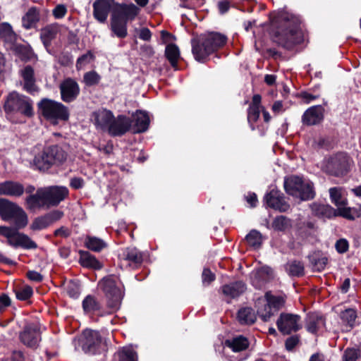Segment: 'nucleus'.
Masks as SVG:
<instances>
[{"label":"nucleus","instance_id":"f257e3e1","mask_svg":"<svg viewBox=\"0 0 361 361\" xmlns=\"http://www.w3.org/2000/svg\"><path fill=\"white\" fill-rule=\"evenodd\" d=\"M274 41L286 49H292L303 41L300 18L288 12L280 13L271 24Z\"/></svg>","mask_w":361,"mask_h":361},{"label":"nucleus","instance_id":"f03ea898","mask_svg":"<svg viewBox=\"0 0 361 361\" xmlns=\"http://www.w3.org/2000/svg\"><path fill=\"white\" fill-rule=\"evenodd\" d=\"M69 191L65 186H49L39 188L35 194L27 197L25 203L27 209L35 210L49 209L58 206L68 195Z\"/></svg>","mask_w":361,"mask_h":361},{"label":"nucleus","instance_id":"7ed1b4c3","mask_svg":"<svg viewBox=\"0 0 361 361\" xmlns=\"http://www.w3.org/2000/svg\"><path fill=\"white\" fill-rule=\"evenodd\" d=\"M226 42V36L219 32H212L202 35L192 44V54L195 60L204 63L209 55L223 47Z\"/></svg>","mask_w":361,"mask_h":361},{"label":"nucleus","instance_id":"20e7f679","mask_svg":"<svg viewBox=\"0 0 361 361\" xmlns=\"http://www.w3.org/2000/svg\"><path fill=\"white\" fill-rule=\"evenodd\" d=\"M283 185L287 194L300 200H310L315 196L313 183L302 177L298 176L286 177Z\"/></svg>","mask_w":361,"mask_h":361},{"label":"nucleus","instance_id":"39448f33","mask_svg":"<svg viewBox=\"0 0 361 361\" xmlns=\"http://www.w3.org/2000/svg\"><path fill=\"white\" fill-rule=\"evenodd\" d=\"M6 114H20L30 118L34 115L33 102L27 97L12 92L8 94L4 105Z\"/></svg>","mask_w":361,"mask_h":361},{"label":"nucleus","instance_id":"423d86ee","mask_svg":"<svg viewBox=\"0 0 361 361\" xmlns=\"http://www.w3.org/2000/svg\"><path fill=\"white\" fill-rule=\"evenodd\" d=\"M285 303L281 296H276L267 292L264 298H259L255 302L257 313L264 322H269L271 318L281 309Z\"/></svg>","mask_w":361,"mask_h":361},{"label":"nucleus","instance_id":"0eeeda50","mask_svg":"<svg viewBox=\"0 0 361 361\" xmlns=\"http://www.w3.org/2000/svg\"><path fill=\"white\" fill-rule=\"evenodd\" d=\"M353 159L345 152H338L325 159L324 171L336 177L343 176L350 170Z\"/></svg>","mask_w":361,"mask_h":361},{"label":"nucleus","instance_id":"6e6552de","mask_svg":"<svg viewBox=\"0 0 361 361\" xmlns=\"http://www.w3.org/2000/svg\"><path fill=\"white\" fill-rule=\"evenodd\" d=\"M0 216L4 221L15 223V226H26L28 222L23 209L5 198H0Z\"/></svg>","mask_w":361,"mask_h":361},{"label":"nucleus","instance_id":"1a4fd4ad","mask_svg":"<svg viewBox=\"0 0 361 361\" xmlns=\"http://www.w3.org/2000/svg\"><path fill=\"white\" fill-rule=\"evenodd\" d=\"M38 106L42 116L53 123H57L59 121H67L69 118L68 109L61 102L43 99Z\"/></svg>","mask_w":361,"mask_h":361},{"label":"nucleus","instance_id":"9d476101","mask_svg":"<svg viewBox=\"0 0 361 361\" xmlns=\"http://www.w3.org/2000/svg\"><path fill=\"white\" fill-rule=\"evenodd\" d=\"M0 235L7 239V243L13 247L26 250L36 249L37 245L30 238L18 231L17 227H0Z\"/></svg>","mask_w":361,"mask_h":361},{"label":"nucleus","instance_id":"9b49d317","mask_svg":"<svg viewBox=\"0 0 361 361\" xmlns=\"http://www.w3.org/2000/svg\"><path fill=\"white\" fill-rule=\"evenodd\" d=\"M99 286L107 298L108 307L112 309H118L123 298V293L117 286L114 276H109L103 278L99 282Z\"/></svg>","mask_w":361,"mask_h":361},{"label":"nucleus","instance_id":"f8f14e48","mask_svg":"<svg viewBox=\"0 0 361 361\" xmlns=\"http://www.w3.org/2000/svg\"><path fill=\"white\" fill-rule=\"evenodd\" d=\"M276 326L283 335L297 332L302 326L300 316L291 313H281L276 320Z\"/></svg>","mask_w":361,"mask_h":361},{"label":"nucleus","instance_id":"ddd939ff","mask_svg":"<svg viewBox=\"0 0 361 361\" xmlns=\"http://www.w3.org/2000/svg\"><path fill=\"white\" fill-rule=\"evenodd\" d=\"M19 339L27 347L36 348L42 339L39 324L27 322L22 331L20 332Z\"/></svg>","mask_w":361,"mask_h":361},{"label":"nucleus","instance_id":"4468645a","mask_svg":"<svg viewBox=\"0 0 361 361\" xmlns=\"http://www.w3.org/2000/svg\"><path fill=\"white\" fill-rule=\"evenodd\" d=\"M102 336L97 331L86 329L82 332L80 338L82 350L88 354H95L102 344Z\"/></svg>","mask_w":361,"mask_h":361},{"label":"nucleus","instance_id":"2eb2a0df","mask_svg":"<svg viewBox=\"0 0 361 361\" xmlns=\"http://www.w3.org/2000/svg\"><path fill=\"white\" fill-rule=\"evenodd\" d=\"M267 207L284 212L290 209V204L284 194L277 189H272L266 193L264 197Z\"/></svg>","mask_w":361,"mask_h":361},{"label":"nucleus","instance_id":"dca6fc26","mask_svg":"<svg viewBox=\"0 0 361 361\" xmlns=\"http://www.w3.org/2000/svg\"><path fill=\"white\" fill-rule=\"evenodd\" d=\"M61 98L66 103L75 101L80 94L78 83L71 78L64 79L59 85Z\"/></svg>","mask_w":361,"mask_h":361},{"label":"nucleus","instance_id":"f3484780","mask_svg":"<svg viewBox=\"0 0 361 361\" xmlns=\"http://www.w3.org/2000/svg\"><path fill=\"white\" fill-rule=\"evenodd\" d=\"M131 126L132 120L129 117L125 115L114 116L107 132L114 137L121 136L129 131Z\"/></svg>","mask_w":361,"mask_h":361},{"label":"nucleus","instance_id":"a211bd4d","mask_svg":"<svg viewBox=\"0 0 361 361\" xmlns=\"http://www.w3.org/2000/svg\"><path fill=\"white\" fill-rule=\"evenodd\" d=\"M116 7L113 10L112 16H117L123 20H133L140 13V8L133 3L115 4Z\"/></svg>","mask_w":361,"mask_h":361},{"label":"nucleus","instance_id":"6ab92c4d","mask_svg":"<svg viewBox=\"0 0 361 361\" xmlns=\"http://www.w3.org/2000/svg\"><path fill=\"white\" fill-rule=\"evenodd\" d=\"M115 4L114 0H96L92 5L93 16L95 20L100 23H106Z\"/></svg>","mask_w":361,"mask_h":361},{"label":"nucleus","instance_id":"aec40b11","mask_svg":"<svg viewBox=\"0 0 361 361\" xmlns=\"http://www.w3.org/2000/svg\"><path fill=\"white\" fill-rule=\"evenodd\" d=\"M324 108L322 105H315L308 108L302 116V122L306 126L319 124L324 118Z\"/></svg>","mask_w":361,"mask_h":361},{"label":"nucleus","instance_id":"412c9836","mask_svg":"<svg viewBox=\"0 0 361 361\" xmlns=\"http://www.w3.org/2000/svg\"><path fill=\"white\" fill-rule=\"evenodd\" d=\"M326 319L318 312H309L305 319L306 330L312 334H317L325 327Z\"/></svg>","mask_w":361,"mask_h":361},{"label":"nucleus","instance_id":"4be33fe9","mask_svg":"<svg viewBox=\"0 0 361 361\" xmlns=\"http://www.w3.org/2000/svg\"><path fill=\"white\" fill-rule=\"evenodd\" d=\"M246 290V285L242 281L225 284L221 286V292L228 302L232 299H235L242 295Z\"/></svg>","mask_w":361,"mask_h":361},{"label":"nucleus","instance_id":"5701e85b","mask_svg":"<svg viewBox=\"0 0 361 361\" xmlns=\"http://www.w3.org/2000/svg\"><path fill=\"white\" fill-rule=\"evenodd\" d=\"M114 116L112 111L106 109H99L92 114L94 123L97 128L105 131H108Z\"/></svg>","mask_w":361,"mask_h":361},{"label":"nucleus","instance_id":"b1692460","mask_svg":"<svg viewBox=\"0 0 361 361\" xmlns=\"http://www.w3.org/2000/svg\"><path fill=\"white\" fill-rule=\"evenodd\" d=\"M23 184L17 181L6 180L0 183V195L19 197L24 193Z\"/></svg>","mask_w":361,"mask_h":361},{"label":"nucleus","instance_id":"393cba45","mask_svg":"<svg viewBox=\"0 0 361 361\" xmlns=\"http://www.w3.org/2000/svg\"><path fill=\"white\" fill-rule=\"evenodd\" d=\"M262 97L259 94H255L247 110V121L252 130H255L254 123L258 120L260 111L262 109L261 106Z\"/></svg>","mask_w":361,"mask_h":361},{"label":"nucleus","instance_id":"a878e982","mask_svg":"<svg viewBox=\"0 0 361 361\" xmlns=\"http://www.w3.org/2000/svg\"><path fill=\"white\" fill-rule=\"evenodd\" d=\"M132 123H134V133H143L148 129L149 118L147 113L137 111L133 116Z\"/></svg>","mask_w":361,"mask_h":361},{"label":"nucleus","instance_id":"bb28decb","mask_svg":"<svg viewBox=\"0 0 361 361\" xmlns=\"http://www.w3.org/2000/svg\"><path fill=\"white\" fill-rule=\"evenodd\" d=\"M63 216V213L59 210L51 211L45 215L37 218L32 226H49L56 224Z\"/></svg>","mask_w":361,"mask_h":361},{"label":"nucleus","instance_id":"cd10ccee","mask_svg":"<svg viewBox=\"0 0 361 361\" xmlns=\"http://www.w3.org/2000/svg\"><path fill=\"white\" fill-rule=\"evenodd\" d=\"M21 76L24 81V89L28 92H33L36 90L34 69L30 66H26L21 71Z\"/></svg>","mask_w":361,"mask_h":361},{"label":"nucleus","instance_id":"c85d7f7f","mask_svg":"<svg viewBox=\"0 0 361 361\" xmlns=\"http://www.w3.org/2000/svg\"><path fill=\"white\" fill-rule=\"evenodd\" d=\"M122 258L130 264H140L143 261L142 253L136 247H127L123 250Z\"/></svg>","mask_w":361,"mask_h":361},{"label":"nucleus","instance_id":"c756f323","mask_svg":"<svg viewBox=\"0 0 361 361\" xmlns=\"http://www.w3.org/2000/svg\"><path fill=\"white\" fill-rule=\"evenodd\" d=\"M127 23L117 16H111V30L119 38H125L128 35Z\"/></svg>","mask_w":361,"mask_h":361},{"label":"nucleus","instance_id":"7c9ffc66","mask_svg":"<svg viewBox=\"0 0 361 361\" xmlns=\"http://www.w3.org/2000/svg\"><path fill=\"white\" fill-rule=\"evenodd\" d=\"M312 211L315 216L323 219H331L337 216V209L329 205L313 204Z\"/></svg>","mask_w":361,"mask_h":361},{"label":"nucleus","instance_id":"2f4dec72","mask_svg":"<svg viewBox=\"0 0 361 361\" xmlns=\"http://www.w3.org/2000/svg\"><path fill=\"white\" fill-rule=\"evenodd\" d=\"M80 264L84 267L100 269L102 267L101 262L87 251H80Z\"/></svg>","mask_w":361,"mask_h":361},{"label":"nucleus","instance_id":"473e14b6","mask_svg":"<svg viewBox=\"0 0 361 361\" xmlns=\"http://www.w3.org/2000/svg\"><path fill=\"white\" fill-rule=\"evenodd\" d=\"M39 20V12L36 7H31L22 18L23 26L25 29L34 27Z\"/></svg>","mask_w":361,"mask_h":361},{"label":"nucleus","instance_id":"72a5a7b5","mask_svg":"<svg viewBox=\"0 0 361 361\" xmlns=\"http://www.w3.org/2000/svg\"><path fill=\"white\" fill-rule=\"evenodd\" d=\"M48 150L44 148L42 153L36 155L33 160L34 165L40 171H46L51 166V159Z\"/></svg>","mask_w":361,"mask_h":361},{"label":"nucleus","instance_id":"f704fd0d","mask_svg":"<svg viewBox=\"0 0 361 361\" xmlns=\"http://www.w3.org/2000/svg\"><path fill=\"white\" fill-rule=\"evenodd\" d=\"M50 158L53 159L51 164H60L66 161L67 153L59 145H52L47 147Z\"/></svg>","mask_w":361,"mask_h":361},{"label":"nucleus","instance_id":"c9c22d12","mask_svg":"<svg viewBox=\"0 0 361 361\" xmlns=\"http://www.w3.org/2000/svg\"><path fill=\"white\" fill-rule=\"evenodd\" d=\"M329 195L331 202L338 207H343L348 204V200L341 188H331L329 189Z\"/></svg>","mask_w":361,"mask_h":361},{"label":"nucleus","instance_id":"e433bc0d","mask_svg":"<svg viewBox=\"0 0 361 361\" xmlns=\"http://www.w3.org/2000/svg\"><path fill=\"white\" fill-rule=\"evenodd\" d=\"M225 345L231 348L234 352H240L248 348L249 341L245 336H238L232 340H226Z\"/></svg>","mask_w":361,"mask_h":361},{"label":"nucleus","instance_id":"4c0bfd02","mask_svg":"<svg viewBox=\"0 0 361 361\" xmlns=\"http://www.w3.org/2000/svg\"><path fill=\"white\" fill-rule=\"evenodd\" d=\"M237 318L241 324H252L255 322L257 317L250 307H243L238 310Z\"/></svg>","mask_w":361,"mask_h":361},{"label":"nucleus","instance_id":"58836bf2","mask_svg":"<svg viewBox=\"0 0 361 361\" xmlns=\"http://www.w3.org/2000/svg\"><path fill=\"white\" fill-rule=\"evenodd\" d=\"M312 269L317 271L324 269L328 262L326 257L322 256L319 252H314L308 256Z\"/></svg>","mask_w":361,"mask_h":361},{"label":"nucleus","instance_id":"ea45409f","mask_svg":"<svg viewBox=\"0 0 361 361\" xmlns=\"http://www.w3.org/2000/svg\"><path fill=\"white\" fill-rule=\"evenodd\" d=\"M82 309L86 314L92 313L101 309V304L96 297L88 295L82 300Z\"/></svg>","mask_w":361,"mask_h":361},{"label":"nucleus","instance_id":"a19ab883","mask_svg":"<svg viewBox=\"0 0 361 361\" xmlns=\"http://www.w3.org/2000/svg\"><path fill=\"white\" fill-rule=\"evenodd\" d=\"M337 216H341L349 220L361 217V206L358 208L343 207L337 209Z\"/></svg>","mask_w":361,"mask_h":361},{"label":"nucleus","instance_id":"79ce46f5","mask_svg":"<svg viewBox=\"0 0 361 361\" xmlns=\"http://www.w3.org/2000/svg\"><path fill=\"white\" fill-rule=\"evenodd\" d=\"M165 56L171 66L176 68L178 61L180 58V51L178 47L174 44H168L165 49Z\"/></svg>","mask_w":361,"mask_h":361},{"label":"nucleus","instance_id":"37998d69","mask_svg":"<svg viewBox=\"0 0 361 361\" xmlns=\"http://www.w3.org/2000/svg\"><path fill=\"white\" fill-rule=\"evenodd\" d=\"M264 237L262 234L256 229H252L245 236V240L247 243L255 249H257L261 247Z\"/></svg>","mask_w":361,"mask_h":361},{"label":"nucleus","instance_id":"c03bdc74","mask_svg":"<svg viewBox=\"0 0 361 361\" xmlns=\"http://www.w3.org/2000/svg\"><path fill=\"white\" fill-rule=\"evenodd\" d=\"M286 270L290 276L300 277L304 274V265L300 261L293 260L286 264Z\"/></svg>","mask_w":361,"mask_h":361},{"label":"nucleus","instance_id":"a18cd8bd","mask_svg":"<svg viewBox=\"0 0 361 361\" xmlns=\"http://www.w3.org/2000/svg\"><path fill=\"white\" fill-rule=\"evenodd\" d=\"M85 244L88 249L94 252H99L106 245L102 239L92 236L87 237Z\"/></svg>","mask_w":361,"mask_h":361},{"label":"nucleus","instance_id":"49530a36","mask_svg":"<svg viewBox=\"0 0 361 361\" xmlns=\"http://www.w3.org/2000/svg\"><path fill=\"white\" fill-rule=\"evenodd\" d=\"M64 290L67 295L73 299H76L80 294V288L78 281L71 280L68 281L64 286Z\"/></svg>","mask_w":361,"mask_h":361},{"label":"nucleus","instance_id":"de8ad7c7","mask_svg":"<svg viewBox=\"0 0 361 361\" xmlns=\"http://www.w3.org/2000/svg\"><path fill=\"white\" fill-rule=\"evenodd\" d=\"M119 361H137L136 353L131 347H124L117 353Z\"/></svg>","mask_w":361,"mask_h":361},{"label":"nucleus","instance_id":"09e8293b","mask_svg":"<svg viewBox=\"0 0 361 361\" xmlns=\"http://www.w3.org/2000/svg\"><path fill=\"white\" fill-rule=\"evenodd\" d=\"M101 76L94 71L87 72L83 75V82L87 87L97 85L99 83Z\"/></svg>","mask_w":361,"mask_h":361},{"label":"nucleus","instance_id":"8fccbe9b","mask_svg":"<svg viewBox=\"0 0 361 361\" xmlns=\"http://www.w3.org/2000/svg\"><path fill=\"white\" fill-rule=\"evenodd\" d=\"M361 357V348H347L343 355V361H357Z\"/></svg>","mask_w":361,"mask_h":361},{"label":"nucleus","instance_id":"3c124183","mask_svg":"<svg viewBox=\"0 0 361 361\" xmlns=\"http://www.w3.org/2000/svg\"><path fill=\"white\" fill-rule=\"evenodd\" d=\"M16 296L19 300H27L33 294L32 287L25 286L15 290Z\"/></svg>","mask_w":361,"mask_h":361},{"label":"nucleus","instance_id":"603ef678","mask_svg":"<svg viewBox=\"0 0 361 361\" xmlns=\"http://www.w3.org/2000/svg\"><path fill=\"white\" fill-rule=\"evenodd\" d=\"M357 317L356 312L353 309H348L342 312L341 318L343 322H346L350 326H353Z\"/></svg>","mask_w":361,"mask_h":361},{"label":"nucleus","instance_id":"864d4df0","mask_svg":"<svg viewBox=\"0 0 361 361\" xmlns=\"http://www.w3.org/2000/svg\"><path fill=\"white\" fill-rule=\"evenodd\" d=\"M16 53L21 60L27 61L31 59L33 53L32 50L27 47L20 45L16 47Z\"/></svg>","mask_w":361,"mask_h":361},{"label":"nucleus","instance_id":"5fc2aeb1","mask_svg":"<svg viewBox=\"0 0 361 361\" xmlns=\"http://www.w3.org/2000/svg\"><path fill=\"white\" fill-rule=\"evenodd\" d=\"M93 59V54L91 51H87L86 54L80 56L76 61V68L77 70H81L83 67L89 63L90 61Z\"/></svg>","mask_w":361,"mask_h":361},{"label":"nucleus","instance_id":"6e6d98bb","mask_svg":"<svg viewBox=\"0 0 361 361\" xmlns=\"http://www.w3.org/2000/svg\"><path fill=\"white\" fill-rule=\"evenodd\" d=\"M216 279L215 274L208 268H204L202 273V280L204 286H209Z\"/></svg>","mask_w":361,"mask_h":361},{"label":"nucleus","instance_id":"4d7b16f0","mask_svg":"<svg viewBox=\"0 0 361 361\" xmlns=\"http://www.w3.org/2000/svg\"><path fill=\"white\" fill-rule=\"evenodd\" d=\"M68 12V9L64 4H58L52 10V15L55 19H61L65 17Z\"/></svg>","mask_w":361,"mask_h":361},{"label":"nucleus","instance_id":"13d9d810","mask_svg":"<svg viewBox=\"0 0 361 361\" xmlns=\"http://www.w3.org/2000/svg\"><path fill=\"white\" fill-rule=\"evenodd\" d=\"M57 30L52 27H47L44 28L41 33L42 39H47L48 41H51L56 36Z\"/></svg>","mask_w":361,"mask_h":361},{"label":"nucleus","instance_id":"bf43d9fd","mask_svg":"<svg viewBox=\"0 0 361 361\" xmlns=\"http://www.w3.org/2000/svg\"><path fill=\"white\" fill-rule=\"evenodd\" d=\"M264 274H268V272L266 271V269L264 268L259 269L255 273H254L253 277L252 279V285L257 288H260L262 286V283L259 281V279H261Z\"/></svg>","mask_w":361,"mask_h":361},{"label":"nucleus","instance_id":"052dcab7","mask_svg":"<svg viewBox=\"0 0 361 361\" xmlns=\"http://www.w3.org/2000/svg\"><path fill=\"white\" fill-rule=\"evenodd\" d=\"M244 199L246 201L247 206L250 208L257 207L258 200L257 195L255 192H249L244 195Z\"/></svg>","mask_w":361,"mask_h":361},{"label":"nucleus","instance_id":"680f3d73","mask_svg":"<svg viewBox=\"0 0 361 361\" xmlns=\"http://www.w3.org/2000/svg\"><path fill=\"white\" fill-rule=\"evenodd\" d=\"M335 247L338 253L343 254L348 250L349 244L347 240L341 238L336 241Z\"/></svg>","mask_w":361,"mask_h":361},{"label":"nucleus","instance_id":"e2e57ef3","mask_svg":"<svg viewBox=\"0 0 361 361\" xmlns=\"http://www.w3.org/2000/svg\"><path fill=\"white\" fill-rule=\"evenodd\" d=\"M300 337L298 335H294L288 337L285 342L286 348L288 350H292L299 343Z\"/></svg>","mask_w":361,"mask_h":361},{"label":"nucleus","instance_id":"0e129e2a","mask_svg":"<svg viewBox=\"0 0 361 361\" xmlns=\"http://www.w3.org/2000/svg\"><path fill=\"white\" fill-rule=\"evenodd\" d=\"M299 97L303 100L305 103L309 104L311 102L318 99L320 95L319 94H313L309 92H302L300 93Z\"/></svg>","mask_w":361,"mask_h":361},{"label":"nucleus","instance_id":"69168bd1","mask_svg":"<svg viewBox=\"0 0 361 361\" xmlns=\"http://www.w3.org/2000/svg\"><path fill=\"white\" fill-rule=\"evenodd\" d=\"M13 36L11 27L8 23H4L0 26V37H11Z\"/></svg>","mask_w":361,"mask_h":361},{"label":"nucleus","instance_id":"338daca9","mask_svg":"<svg viewBox=\"0 0 361 361\" xmlns=\"http://www.w3.org/2000/svg\"><path fill=\"white\" fill-rule=\"evenodd\" d=\"M291 222L289 219L283 215L279 216L275 218L272 226H290Z\"/></svg>","mask_w":361,"mask_h":361},{"label":"nucleus","instance_id":"774afa93","mask_svg":"<svg viewBox=\"0 0 361 361\" xmlns=\"http://www.w3.org/2000/svg\"><path fill=\"white\" fill-rule=\"evenodd\" d=\"M70 186L75 190L82 188L84 186V180L80 177H74L71 179Z\"/></svg>","mask_w":361,"mask_h":361}]
</instances>
